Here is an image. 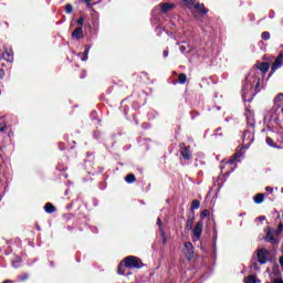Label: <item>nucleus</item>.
<instances>
[{
  "mask_svg": "<svg viewBox=\"0 0 283 283\" xmlns=\"http://www.w3.org/2000/svg\"><path fill=\"white\" fill-rule=\"evenodd\" d=\"M143 266H145V263H143L140 258L129 255L119 262L117 273L118 275H125V271H127V269H143Z\"/></svg>",
  "mask_w": 283,
  "mask_h": 283,
  "instance_id": "1",
  "label": "nucleus"
},
{
  "mask_svg": "<svg viewBox=\"0 0 283 283\" xmlns=\"http://www.w3.org/2000/svg\"><path fill=\"white\" fill-rule=\"evenodd\" d=\"M180 147V155L184 158V160H191L193 158V153L191 151V146L185 145V143L179 144Z\"/></svg>",
  "mask_w": 283,
  "mask_h": 283,
  "instance_id": "2",
  "label": "nucleus"
},
{
  "mask_svg": "<svg viewBox=\"0 0 283 283\" xmlns=\"http://www.w3.org/2000/svg\"><path fill=\"white\" fill-rule=\"evenodd\" d=\"M269 250L262 248L256 252V260L259 264H266L269 262Z\"/></svg>",
  "mask_w": 283,
  "mask_h": 283,
  "instance_id": "3",
  "label": "nucleus"
},
{
  "mask_svg": "<svg viewBox=\"0 0 283 283\" xmlns=\"http://www.w3.org/2000/svg\"><path fill=\"white\" fill-rule=\"evenodd\" d=\"M273 233H275V230L271 229V227H268L264 240L277 247V244H280V239L273 237Z\"/></svg>",
  "mask_w": 283,
  "mask_h": 283,
  "instance_id": "4",
  "label": "nucleus"
},
{
  "mask_svg": "<svg viewBox=\"0 0 283 283\" xmlns=\"http://www.w3.org/2000/svg\"><path fill=\"white\" fill-rule=\"evenodd\" d=\"M202 229H205V222L202 220H199L192 230V233L195 238H197V240H200V238H202Z\"/></svg>",
  "mask_w": 283,
  "mask_h": 283,
  "instance_id": "5",
  "label": "nucleus"
},
{
  "mask_svg": "<svg viewBox=\"0 0 283 283\" xmlns=\"http://www.w3.org/2000/svg\"><path fill=\"white\" fill-rule=\"evenodd\" d=\"M184 247L186 250V252H185L186 260H189V261L193 260V253H195L193 243L188 241V242H185Z\"/></svg>",
  "mask_w": 283,
  "mask_h": 283,
  "instance_id": "6",
  "label": "nucleus"
},
{
  "mask_svg": "<svg viewBox=\"0 0 283 283\" xmlns=\"http://www.w3.org/2000/svg\"><path fill=\"white\" fill-rule=\"evenodd\" d=\"M2 59L8 63H12V61H14V51L6 48L4 52L2 53Z\"/></svg>",
  "mask_w": 283,
  "mask_h": 283,
  "instance_id": "7",
  "label": "nucleus"
},
{
  "mask_svg": "<svg viewBox=\"0 0 283 283\" xmlns=\"http://www.w3.org/2000/svg\"><path fill=\"white\" fill-rule=\"evenodd\" d=\"M245 118L249 127H255V117L253 112L251 109L245 111Z\"/></svg>",
  "mask_w": 283,
  "mask_h": 283,
  "instance_id": "8",
  "label": "nucleus"
},
{
  "mask_svg": "<svg viewBox=\"0 0 283 283\" xmlns=\"http://www.w3.org/2000/svg\"><path fill=\"white\" fill-rule=\"evenodd\" d=\"M283 54H279L271 67V74L282 67Z\"/></svg>",
  "mask_w": 283,
  "mask_h": 283,
  "instance_id": "9",
  "label": "nucleus"
},
{
  "mask_svg": "<svg viewBox=\"0 0 283 283\" xmlns=\"http://www.w3.org/2000/svg\"><path fill=\"white\" fill-rule=\"evenodd\" d=\"M193 222H196V212H191L188 216V219L186 221V229H187V231H191V229H193Z\"/></svg>",
  "mask_w": 283,
  "mask_h": 283,
  "instance_id": "10",
  "label": "nucleus"
},
{
  "mask_svg": "<svg viewBox=\"0 0 283 283\" xmlns=\"http://www.w3.org/2000/svg\"><path fill=\"white\" fill-rule=\"evenodd\" d=\"M83 36V27L76 28L71 34V39H76L77 41H81Z\"/></svg>",
  "mask_w": 283,
  "mask_h": 283,
  "instance_id": "11",
  "label": "nucleus"
},
{
  "mask_svg": "<svg viewBox=\"0 0 283 283\" xmlns=\"http://www.w3.org/2000/svg\"><path fill=\"white\" fill-rule=\"evenodd\" d=\"M160 8H161L163 14H167V12H169L170 10H174V8H176V4L165 2V3L160 4Z\"/></svg>",
  "mask_w": 283,
  "mask_h": 283,
  "instance_id": "12",
  "label": "nucleus"
},
{
  "mask_svg": "<svg viewBox=\"0 0 283 283\" xmlns=\"http://www.w3.org/2000/svg\"><path fill=\"white\" fill-rule=\"evenodd\" d=\"M195 10H197V12H200L202 17H205L209 12V9L205 8V3H196Z\"/></svg>",
  "mask_w": 283,
  "mask_h": 283,
  "instance_id": "13",
  "label": "nucleus"
},
{
  "mask_svg": "<svg viewBox=\"0 0 283 283\" xmlns=\"http://www.w3.org/2000/svg\"><path fill=\"white\" fill-rule=\"evenodd\" d=\"M270 67H271V64L269 62H262L258 66V69L262 72V74H266V72H269Z\"/></svg>",
  "mask_w": 283,
  "mask_h": 283,
  "instance_id": "14",
  "label": "nucleus"
},
{
  "mask_svg": "<svg viewBox=\"0 0 283 283\" xmlns=\"http://www.w3.org/2000/svg\"><path fill=\"white\" fill-rule=\"evenodd\" d=\"M44 211L45 213H54V211H56V207H54L52 202H46L44 205Z\"/></svg>",
  "mask_w": 283,
  "mask_h": 283,
  "instance_id": "15",
  "label": "nucleus"
},
{
  "mask_svg": "<svg viewBox=\"0 0 283 283\" xmlns=\"http://www.w3.org/2000/svg\"><path fill=\"white\" fill-rule=\"evenodd\" d=\"M253 201L255 205H262V202H264V193H256L253 197Z\"/></svg>",
  "mask_w": 283,
  "mask_h": 283,
  "instance_id": "16",
  "label": "nucleus"
},
{
  "mask_svg": "<svg viewBox=\"0 0 283 283\" xmlns=\"http://www.w3.org/2000/svg\"><path fill=\"white\" fill-rule=\"evenodd\" d=\"M282 101L283 93H279L277 96L274 98V105H276V107H282Z\"/></svg>",
  "mask_w": 283,
  "mask_h": 283,
  "instance_id": "17",
  "label": "nucleus"
},
{
  "mask_svg": "<svg viewBox=\"0 0 283 283\" xmlns=\"http://www.w3.org/2000/svg\"><path fill=\"white\" fill-rule=\"evenodd\" d=\"M125 181L128 184V185H134V182H136V176L134 174H128L126 177H125Z\"/></svg>",
  "mask_w": 283,
  "mask_h": 283,
  "instance_id": "18",
  "label": "nucleus"
},
{
  "mask_svg": "<svg viewBox=\"0 0 283 283\" xmlns=\"http://www.w3.org/2000/svg\"><path fill=\"white\" fill-rule=\"evenodd\" d=\"M185 83H187V74L180 73L178 75V84L179 85H185Z\"/></svg>",
  "mask_w": 283,
  "mask_h": 283,
  "instance_id": "19",
  "label": "nucleus"
},
{
  "mask_svg": "<svg viewBox=\"0 0 283 283\" xmlns=\"http://www.w3.org/2000/svg\"><path fill=\"white\" fill-rule=\"evenodd\" d=\"M190 209L192 212L196 211V209H200V200L198 199L192 200Z\"/></svg>",
  "mask_w": 283,
  "mask_h": 283,
  "instance_id": "20",
  "label": "nucleus"
},
{
  "mask_svg": "<svg viewBox=\"0 0 283 283\" xmlns=\"http://www.w3.org/2000/svg\"><path fill=\"white\" fill-rule=\"evenodd\" d=\"M248 85H249V75L245 76L244 81L242 82V94H247Z\"/></svg>",
  "mask_w": 283,
  "mask_h": 283,
  "instance_id": "21",
  "label": "nucleus"
},
{
  "mask_svg": "<svg viewBox=\"0 0 283 283\" xmlns=\"http://www.w3.org/2000/svg\"><path fill=\"white\" fill-rule=\"evenodd\" d=\"M243 282H244V283H258L255 276H253V275H248V276H245V277L243 279Z\"/></svg>",
  "mask_w": 283,
  "mask_h": 283,
  "instance_id": "22",
  "label": "nucleus"
},
{
  "mask_svg": "<svg viewBox=\"0 0 283 283\" xmlns=\"http://www.w3.org/2000/svg\"><path fill=\"white\" fill-rule=\"evenodd\" d=\"M184 2L187 6V8H189V9L196 8V1L195 0H184Z\"/></svg>",
  "mask_w": 283,
  "mask_h": 283,
  "instance_id": "23",
  "label": "nucleus"
},
{
  "mask_svg": "<svg viewBox=\"0 0 283 283\" xmlns=\"http://www.w3.org/2000/svg\"><path fill=\"white\" fill-rule=\"evenodd\" d=\"M209 216H211V212L209 210H202L200 213L201 221L205 220V218H209Z\"/></svg>",
  "mask_w": 283,
  "mask_h": 283,
  "instance_id": "24",
  "label": "nucleus"
},
{
  "mask_svg": "<svg viewBox=\"0 0 283 283\" xmlns=\"http://www.w3.org/2000/svg\"><path fill=\"white\" fill-rule=\"evenodd\" d=\"M88 55H90V46H86L85 50H84V53H83V56H82V61H87L88 59Z\"/></svg>",
  "mask_w": 283,
  "mask_h": 283,
  "instance_id": "25",
  "label": "nucleus"
},
{
  "mask_svg": "<svg viewBox=\"0 0 283 283\" xmlns=\"http://www.w3.org/2000/svg\"><path fill=\"white\" fill-rule=\"evenodd\" d=\"M65 12H66V14H72V12H74V7L72 4L67 3L65 6Z\"/></svg>",
  "mask_w": 283,
  "mask_h": 283,
  "instance_id": "26",
  "label": "nucleus"
},
{
  "mask_svg": "<svg viewBox=\"0 0 283 283\" xmlns=\"http://www.w3.org/2000/svg\"><path fill=\"white\" fill-rule=\"evenodd\" d=\"M261 39H263V41H269V39H271V33L269 31H264L261 34Z\"/></svg>",
  "mask_w": 283,
  "mask_h": 283,
  "instance_id": "27",
  "label": "nucleus"
},
{
  "mask_svg": "<svg viewBox=\"0 0 283 283\" xmlns=\"http://www.w3.org/2000/svg\"><path fill=\"white\" fill-rule=\"evenodd\" d=\"M140 78H145L144 83H147V81H149V73L147 72H142L139 75Z\"/></svg>",
  "mask_w": 283,
  "mask_h": 283,
  "instance_id": "28",
  "label": "nucleus"
},
{
  "mask_svg": "<svg viewBox=\"0 0 283 283\" xmlns=\"http://www.w3.org/2000/svg\"><path fill=\"white\" fill-rule=\"evenodd\" d=\"M238 158H240V154H239V153H235V154H234V158L230 159V160H229V164H230V165H233V163H235V160H238Z\"/></svg>",
  "mask_w": 283,
  "mask_h": 283,
  "instance_id": "29",
  "label": "nucleus"
},
{
  "mask_svg": "<svg viewBox=\"0 0 283 283\" xmlns=\"http://www.w3.org/2000/svg\"><path fill=\"white\" fill-rule=\"evenodd\" d=\"M85 22V18L82 15L80 17V19L76 21L77 25H83V23Z\"/></svg>",
  "mask_w": 283,
  "mask_h": 283,
  "instance_id": "30",
  "label": "nucleus"
},
{
  "mask_svg": "<svg viewBox=\"0 0 283 283\" xmlns=\"http://www.w3.org/2000/svg\"><path fill=\"white\" fill-rule=\"evenodd\" d=\"M282 231H283V223H280L279 228L276 230V235H280V233H282Z\"/></svg>",
  "mask_w": 283,
  "mask_h": 283,
  "instance_id": "31",
  "label": "nucleus"
},
{
  "mask_svg": "<svg viewBox=\"0 0 283 283\" xmlns=\"http://www.w3.org/2000/svg\"><path fill=\"white\" fill-rule=\"evenodd\" d=\"M8 129V125L6 123L0 124V132H6Z\"/></svg>",
  "mask_w": 283,
  "mask_h": 283,
  "instance_id": "32",
  "label": "nucleus"
},
{
  "mask_svg": "<svg viewBox=\"0 0 283 283\" xmlns=\"http://www.w3.org/2000/svg\"><path fill=\"white\" fill-rule=\"evenodd\" d=\"M59 149H60L61 151L65 150V143H60V144H59Z\"/></svg>",
  "mask_w": 283,
  "mask_h": 283,
  "instance_id": "33",
  "label": "nucleus"
},
{
  "mask_svg": "<svg viewBox=\"0 0 283 283\" xmlns=\"http://www.w3.org/2000/svg\"><path fill=\"white\" fill-rule=\"evenodd\" d=\"M179 50H180V52H181L182 54H185V52H187V46L181 45V46L179 48Z\"/></svg>",
  "mask_w": 283,
  "mask_h": 283,
  "instance_id": "34",
  "label": "nucleus"
},
{
  "mask_svg": "<svg viewBox=\"0 0 283 283\" xmlns=\"http://www.w3.org/2000/svg\"><path fill=\"white\" fill-rule=\"evenodd\" d=\"M3 76H6V71L0 69V78L3 80Z\"/></svg>",
  "mask_w": 283,
  "mask_h": 283,
  "instance_id": "35",
  "label": "nucleus"
},
{
  "mask_svg": "<svg viewBox=\"0 0 283 283\" xmlns=\"http://www.w3.org/2000/svg\"><path fill=\"white\" fill-rule=\"evenodd\" d=\"M164 59H167V56H169V50H165L163 53Z\"/></svg>",
  "mask_w": 283,
  "mask_h": 283,
  "instance_id": "36",
  "label": "nucleus"
},
{
  "mask_svg": "<svg viewBox=\"0 0 283 283\" xmlns=\"http://www.w3.org/2000/svg\"><path fill=\"white\" fill-rule=\"evenodd\" d=\"M220 132H222V128H220V127L217 128V129H216V135H217V136H222V133H220Z\"/></svg>",
  "mask_w": 283,
  "mask_h": 283,
  "instance_id": "37",
  "label": "nucleus"
},
{
  "mask_svg": "<svg viewBox=\"0 0 283 283\" xmlns=\"http://www.w3.org/2000/svg\"><path fill=\"white\" fill-rule=\"evenodd\" d=\"M266 143H268V145H273V138L266 137Z\"/></svg>",
  "mask_w": 283,
  "mask_h": 283,
  "instance_id": "38",
  "label": "nucleus"
},
{
  "mask_svg": "<svg viewBox=\"0 0 283 283\" xmlns=\"http://www.w3.org/2000/svg\"><path fill=\"white\" fill-rule=\"evenodd\" d=\"M157 224L159 226V229L163 227V220L160 218H157Z\"/></svg>",
  "mask_w": 283,
  "mask_h": 283,
  "instance_id": "39",
  "label": "nucleus"
},
{
  "mask_svg": "<svg viewBox=\"0 0 283 283\" xmlns=\"http://www.w3.org/2000/svg\"><path fill=\"white\" fill-rule=\"evenodd\" d=\"M196 116H200V113L198 111L192 112V118H196Z\"/></svg>",
  "mask_w": 283,
  "mask_h": 283,
  "instance_id": "40",
  "label": "nucleus"
},
{
  "mask_svg": "<svg viewBox=\"0 0 283 283\" xmlns=\"http://www.w3.org/2000/svg\"><path fill=\"white\" fill-rule=\"evenodd\" d=\"M265 191H269V193H273V188L272 187H265Z\"/></svg>",
  "mask_w": 283,
  "mask_h": 283,
  "instance_id": "41",
  "label": "nucleus"
},
{
  "mask_svg": "<svg viewBox=\"0 0 283 283\" xmlns=\"http://www.w3.org/2000/svg\"><path fill=\"white\" fill-rule=\"evenodd\" d=\"M20 280H21L22 282H25V280H28V274H25L24 276H20Z\"/></svg>",
  "mask_w": 283,
  "mask_h": 283,
  "instance_id": "42",
  "label": "nucleus"
},
{
  "mask_svg": "<svg viewBox=\"0 0 283 283\" xmlns=\"http://www.w3.org/2000/svg\"><path fill=\"white\" fill-rule=\"evenodd\" d=\"M259 220H266V217H264V216L259 217Z\"/></svg>",
  "mask_w": 283,
  "mask_h": 283,
  "instance_id": "43",
  "label": "nucleus"
},
{
  "mask_svg": "<svg viewBox=\"0 0 283 283\" xmlns=\"http://www.w3.org/2000/svg\"><path fill=\"white\" fill-rule=\"evenodd\" d=\"M2 283H12V281L11 280H6Z\"/></svg>",
  "mask_w": 283,
  "mask_h": 283,
  "instance_id": "44",
  "label": "nucleus"
},
{
  "mask_svg": "<svg viewBox=\"0 0 283 283\" xmlns=\"http://www.w3.org/2000/svg\"><path fill=\"white\" fill-rule=\"evenodd\" d=\"M256 87H260V81L256 82Z\"/></svg>",
  "mask_w": 283,
  "mask_h": 283,
  "instance_id": "45",
  "label": "nucleus"
},
{
  "mask_svg": "<svg viewBox=\"0 0 283 283\" xmlns=\"http://www.w3.org/2000/svg\"><path fill=\"white\" fill-rule=\"evenodd\" d=\"M258 266V263H254V268Z\"/></svg>",
  "mask_w": 283,
  "mask_h": 283,
  "instance_id": "46",
  "label": "nucleus"
},
{
  "mask_svg": "<svg viewBox=\"0 0 283 283\" xmlns=\"http://www.w3.org/2000/svg\"><path fill=\"white\" fill-rule=\"evenodd\" d=\"M281 113L283 114V107H282V109H281Z\"/></svg>",
  "mask_w": 283,
  "mask_h": 283,
  "instance_id": "47",
  "label": "nucleus"
},
{
  "mask_svg": "<svg viewBox=\"0 0 283 283\" xmlns=\"http://www.w3.org/2000/svg\"><path fill=\"white\" fill-rule=\"evenodd\" d=\"M0 94H1V88H0Z\"/></svg>",
  "mask_w": 283,
  "mask_h": 283,
  "instance_id": "48",
  "label": "nucleus"
},
{
  "mask_svg": "<svg viewBox=\"0 0 283 283\" xmlns=\"http://www.w3.org/2000/svg\"><path fill=\"white\" fill-rule=\"evenodd\" d=\"M0 202H1V197H0Z\"/></svg>",
  "mask_w": 283,
  "mask_h": 283,
  "instance_id": "49",
  "label": "nucleus"
}]
</instances>
